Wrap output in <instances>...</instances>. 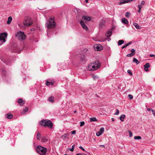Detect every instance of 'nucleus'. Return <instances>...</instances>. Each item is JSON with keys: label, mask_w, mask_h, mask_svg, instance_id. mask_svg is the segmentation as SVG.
Masks as SVG:
<instances>
[{"label": "nucleus", "mask_w": 155, "mask_h": 155, "mask_svg": "<svg viewBox=\"0 0 155 155\" xmlns=\"http://www.w3.org/2000/svg\"><path fill=\"white\" fill-rule=\"evenodd\" d=\"M84 124V121H81L80 122V126H82Z\"/></svg>", "instance_id": "ea45409f"}, {"label": "nucleus", "mask_w": 155, "mask_h": 155, "mask_svg": "<svg viewBox=\"0 0 155 155\" xmlns=\"http://www.w3.org/2000/svg\"><path fill=\"white\" fill-rule=\"evenodd\" d=\"M150 66V64L149 63H147L144 65V69L145 71H148V68Z\"/></svg>", "instance_id": "9b49d317"}, {"label": "nucleus", "mask_w": 155, "mask_h": 155, "mask_svg": "<svg viewBox=\"0 0 155 155\" xmlns=\"http://www.w3.org/2000/svg\"><path fill=\"white\" fill-rule=\"evenodd\" d=\"M16 36L18 37V40L20 41L24 40L26 38V36L24 33L22 31H20L18 33Z\"/></svg>", "instance_id": "39448f33"}, {"label": "nucleus", "mask_w": 155, "mask_h": 155, "mask_svg": "<svg viewBox=\"0 0 155 155\" xmlns=\"http://www.w3.org/2000/svg\"><path fill=\"white\" fill-rule=\"evenodd\" d=\"M128 97H129V98L130 99H132L133 98V96L130 94L128 95Z\"/></svg>", "instance_id": "79ce46f5"}, {"label": "nucleus", "mask_w": 155, "mask_h": 155, "mask_svg": "<svg viewBox=\"0 0 155 155\" xmlns=\"http://www.w3.org/2000/svg\"><path fill=\"white\" fill-rule=\"evenodd\" d=\"M89 0H85V2H86V3H88V1Z\"/></svg>", "instance_id": "4d7b16f0"}, {"label": "nucleus", "mask_w": 155, "mask_h": 155, "mask_svg": "<svg viewBox=\"0 0 155 155\" xmlns=\"http://www.w3.org/2000/svg\"><path fill=\"white\" fill-rule=\"evenodd\" d=\"M110 40H111V39H110V38H109V39H108V41H110Z\"/></svg>", "instance_id": "052dcab7"}, {"label": "nucleus", "mask_w": 155, "mask_h": 155, "mask_svg": "<svg viewBox=\"0 0 155 155\" xmlns=\"http://www.w3.org/2000/svg\"><path fill=\"white\" fill-rule=\"evenodd\" d=\"M28 107H26L23 110V111L25 112H27L28 111Z\"/></svg>", "instance_id": "c9c22d12"}, {"label": "nucleus", "mask_w": 155, "mask_h": 155, "mask_svg": "<svg viewBox=\"0 0 155 155\" xmlns=\"http://www.w3.org/2000/svg\"><path fill=\"white\" fill-rule=\"evenodd\" d=\"M94 77V79H95V78H97V76H94V77Z\"/></svg>", "instance_id": "bf43d9fd"}, {"label": "nucleus", "mask_w": 155, "mask_h": 155, "mask_svg": "<svg viewBox=\"0 0 155 155\" xmlns=\"http://www.w3.org/2000/svg\"><path fill=\"white\" fill-rule=\"evenodd\" d=\"M133 1H134V0H121L120 1L119 4V5H121L122 4L130 2Z\"/></svg>", "instance_id": "9d476101"}, {"label": "nucleus", "mask_w": 155, "mask_h": 155, "mask_svg": "<svg viewBox=\"0 0 155 155\" xmlns=\"http://www.w3.org/2000/svg\"><path fill=\"white\" fill-rule=\"evenodd\" d=\"M56 25L54 20V18H51L48 23L45 24L46 27L48 29L54 28Z\"/></svg>", "instance_id": "20e7f679"}, {"label": "nucleus", "mask_w": 155, "mask_h": 155, "mask_svg": "<svg viewBox=\"0 0 155 155\" xmlns=\"http://www.w3.org/2000/svg\"><path fill=\"white\" fill-rule=\"evenodd\" d=\"M105 20H101L100 22L99 28H102L105 26Z\"/></svg>", "instance_id": "1a4fd4ad"}, {"label": "nucleus", "mask_w": 155, "mask_h": 155, "mask_svg": "<svg viewBox=\"0 0 155 155\" xmlns=\"http://www.w3.org/2000/svg\"><path fill=\"white\" fill-rule=\"evenodd\" d=\"M133 55V54L131 53L127 54L126 56L127 57H130L132 56Z\"/></svg>", "instance_id": "e433bc0d"}, {"label": "nucleus", "mask_w": 155, "mask_h": 155, "mask_svg": "<svg viewBox=\"0 0 155 155\" xmlns=\"http://www.w3.org/2000/svg\"><path fill=\"white\" fill-rule=\"evenodd\" d=\"M71 133L72 134H76V132L75 130H73L71 131Z\"/></svg>", "instance_id": "49530a36"}, {"label": "nucleus", "mask_w": 155, "mask_h": 155, "mask_svg": "<svg viewBox=\"0 0 155 155\" xmlns=\"http://www.w3.org/2000/svg\"><path fill=\"white\" fill-rule=\"evenodd\" d=\"M12 20V17L9 16L8 18V20L7 21V24H9L10 23Z\"/></svg>", "instance_id": "5701e85b"}, {"label": "nucleus", "mask_w": 155, "mask_h": 155, "mask_svg": "<svg viewBox=\"0 0 155 155\" xmlns=\"http://www.w3.org/2000/svg\"><path fill=\"white\" fill-rule=\"evenodd\" d=\"M85 155H87V154Z\"/></svg>", "instance_id": "0e129e2a"}, {"label": "nucleus", "mask_w": 155, "mask_h": 155, "mask_svg": "<svg viewBox=\"0 0 155 155\" xmlns=\"http://www.w3.org/2000/svg\"><path fill=\"white\" fill-rule=\"evenodd\" d=\"M127 72L129 73L130 75H132V73L131 71L129 70H128L127 71Z\"/></svg>", "instance_id": "58836bf2"}, {"label": "nucleus", "mask_w": 155, "mask_h": 155, "mask_svg": "<svg viewBox=\"0 0 155 155\" xmlns=\"http://www.w3.org/2000/svg\"><path fill=\"white\" fill-rule=\"evenodd\" d=\"M100 147H104V148H105V146L104 145H100L99 146Z\"/></svg>", "instance_id": "603ef678"}, {"label": "nucleus", "mask_w": 155, "mask_h": 155, "mask_svg": "<svg viewBox=\"0 0 155 155\" xmlns=\"http://www.w3.org/2000/svg\"><path fill=\"white\" fill-rule=\"evenodd\" d=\"M133 25L137 29H140L141 28V27H140L135 22H134L133 24Z\"/></svg>", "instance_id": "6ab92c4d"}, {"label": "nucleus", "mask_w": 155, "mask_h": 155, "mask_svg": "<svg viewBox=\"0 0 155 155\" xmlns=\"http://www.w3.org/2000/svg\"><path fill=\"white\" fill-rule=\"evenodd\" d=\"M131 43V42H130L128 43H127V44H126V45H124V46H123L122 47V49H123L124 48H126V47H127V46H128V45H129Z\"/></svg>", "instance_id": "c85d7f7f"}, {"label": "nucleus", "mask_w": 155, "mask_h": 155, "mask_svg": "<svg viewBox=\"0 0 155 155\" xmlns=\"http://www.w3.org/2000/svg\"><path fill=\"white\" fill-rule=\"evenodd\" d=\"M48 140V139L47 138L45 137H43L42 138L41 141L42 142H46Z\"/></svg>", "instance_id": "412c9836"}, {"label": "nucleus", "mask_w": 155, "mask_h": 155, "mask_svg": "<svg viewBox=\"0 0 155 155\" xmlns=\"http://www.w3.org/2000/svg\"><path fill=\"white\" fill-rule=\"evenodd\" d=\"M90 121L91 122L97 121V120L95 117H92L90 118Z\"/></svg>", "instance_id": "a878e982"}, {"label": "nucleus", "mask_w": 155, "mask_h": 155, "mask_svg": "<svg viewBox=\"0 0 155 155\" xmlns=\"http://www.w3.org/2000/svg\"><path fill=\"white\" fill-rule=\"evenodd\" d=\"M112 33V31H108L106 34V35L107 37H110Z\"/></svg>", "instance_id": "dca6fc26"}, {"label": "nucleus", "mask_w": 155, "mask_h": 155, "mask_svg": "<svg viewBox=\"0 0 155 155\" xmlns=\"http://www.w3.org/2000/svg\"><path fill=\"white\" fill-rule=\"evenodd\" d=\"M130 15V13L129 12H127L125 14V16L127 18H129Z\"/></svg>", "instance_id": "cd10ccee"}, {"label": "nucleus", "mask_w": 155, "mask_h": 155, "mask_svg": "<svg viewBox=\"0 0 155 155\" xmlns=\"http://www.w3.org/2000/svg\"><path fill=\"white\" fill-rule=\"evenodd\" d=\"M151 110L153 114V115L155 116V112L153 109H151Z\"/></svg>", "instance_id": "09e8293b"}, {"label": "nucleus", "mask_w": 155, "mask_h": 155, "mask_svg": "<svg viewBox=\"0 0 155 155\" xmlns=\"http://www.w3.org/2000/svg\"><path fill=\"white\" fill-rule=\"evenodd\" d=\"M18 103L20 104L21 105H23V104H22L23 102L22 99L21 98H19L18 99Z\"/></svg>", "instance_id": "bb28decb"}, {"label": "nucleus", "mask_w": 155, "mask_h": 155, "mask_svg": "<svg viewBox=\"0 0 155 155\" xmlns=\"http://www.w3.org/2000/svg\"><path fill=\"white\" fill-rule=\"evenodd\" d=\"M101 66V64L98 61H95V62L89 64L88 66V70L91 71H94L99 68Z\"/></svg>", "instance_id": "f257e3e1"}, {"label": "nucleus", "mask_w": 155, "mask_h": 155, "mask_svg": "<svg viewBox=\"0 0 155 155\" xmlns=\"http://www.w3.org/2000/svg\"><path fill=\"white\" fill-rule=\"evenodd\" d=\"M46 85L47 86H49L50 85L53 86L54 85V83L51 82L47 81L46 82Z\"/></svg>", "instance_id": "2eb2a0df"}, {"label": "nucleus", "mask_w": 155, "mask_h": 155, "mask_svg": "<svg viewBox=\"0 0 155 155\" xmlns=\"http://www.w3.org/2000/svg\"><path fill=\"white\" fill-rule=\"evenodd\" d=\"M138 12L139 13H140V9H139V10L138 11Z\"/></svg>", "instance_id": "5fc2aeb1"}, {"label": "nucleus", "mask_w": 155, "mask_h": 155, "mask_svg": "<svg viewBox=\"0 0 155 155\" xmlns=\"http://www.w3.org/2000/svg\"><path fill=\"white\" fill-rule=\"evenodd\" d=\"M41 137V135L38 132L37 134V139L38 140H40V138Z\"/></svg>", "instance_id": "393cba45"}, {"label": "nucleus", "mask_w": 155, "mask_h": 155, "mask_svg": "<svg viewBox=\"0 0 155 155\" xmlns=\"http://www.w3.org/2000/svg\"><path fill=\"white\" fill-rule=\"evenodd\" d=\"M151 109H152L151 108H147V110L148 111H150V110H152Z\"/></svg>", "instance_id": "3c124183"}, {"label": "nucleus", "mask_w": 155, "mask_h": 155, "mask_svg": "<svg viewBox=\"0 0 155 155\" xmlns=\"http://www.w3.org/2000/svg\"><path fill=\"white\" fill-rule=\"evenodd\" d=\"M39 124L45 127H48L50 128H52L53 127L52 122L49 120H42L40 122Z\"/></svg>", "instance_id": "f03ea898"}, {"label": "nucleus", "mask_w": 155, "mask_h": 155, "mask_svg": "<svg viewBox=\"0 0 155 155\" xmlns=\"http://www.w3.org/2000/svg\"><path fill=\"white\" fill-rule=\"evenodd\" d=\"M76 155H82V154L81 153H78Z\"/></svg>", "instance_id": "864d4df0"}, {"label": "nucleus", "mask_w": 155, "mask_h": 155, "mask_svg": "<svg viewBox=\"0 0 155 155\" xmlns=\"http://www.w3.org/2000/svg\"><path fill=\"white\" fill-rule=\"evenodd\" d=\"M101 46H100V47L98 46H97L96 47V49L97 51H100L101 49Z\"/></svg>", "instance_id": "7c9ffc66"}, {"label": "nucleus", "mask_w": 155, "mask_h": 155, "mask_svg": "<svg viewBox=\"0 0 155 155\" xmlns=\"http://www.w3.org/2000/svg\"><path fill=\"white\" fill-rule=\"evenodd\" d=\"M138 8L139 9H140V10H141V8H142V6L141 5H138Z\"/></svg>", "instance_id": "a18cd8bd"}, {"label": "nucleus", "mask_w": 155, "mask_h": 155, "mask_svg": "<svg viewBox=\"0 0 155 155\" xmlns=\"http://www.w3.org/2000/svg\"><path fill=\"white\" fill-rule=\"evenodd\" d=\"M34 30V29L33 28H32L31 29V31H33Z\"/></svg>", "instance_id": "13d9d810"}, {"label": "nucleus", "mask_w": 155, "mask_h": 155, "mask_svg": "<svg viewBox=\"0 0 155 155\" xmlns=\"http://www.w3.org/2000/svg\"><path fill=\"white\" fill-rule=\"evenodd\" d=\"M76 111H74V113H76Z\"/></svg>", "instance_id": "680f3d73"}, {"label": "nucleus", "mask_w": 155, "mask_h": 155, "mask_svg": "<svg viewBox=\"0 0 155 155\" xmlns=\"http://www.w3.org/2000/svg\"><path fill=\"white\" fill-rule=\"evenodd\" d=\"M48 101L51 102H53L54 101V97L53 96L50 97L48 99Z\"/></svg>", "instance_id": "f3484780"}, {"label": "nucleus", "mask_w": 155, "mask_h": 155, "mask_svg": "<svg viewBox=\"0 0 155 155\" xmlns=\"http://www.w3.org/2000/svg\"><path fill=\"white\" fill-rule=\"evenodd\" d=\"M133 62H135L137 64H138L140 63V62L135 58H134Z\"/></svg>", "instance_id": "aec40b11"}, {"label": "nucleus", "mask_w": 155, "mask_h": 155, "mask_svg": "<svg viewBox=\"0 0 155 155\" xmlns=\"http://www.w3.org/2000/svg\"><path fill=\"white\" fill-rule=\"evenodd\" d=\"M124 42V41L123 40H120L118 41V46H119L121 45L122 44H123Z\"/></svg>", "instance_id": "b1692460"}, {"label": "nucleus", "mask_w": 155, "mask_h": 155, "mask_svg": "<svg viewBox=\"0 0 155 155\" xmlns=\"http://www.w3.org/2000/svg\"><path fill=\"white\" fill-rule=\"evenodd\" d=\"M141 137L140 136H135L134 137V139L135 140L140 139H141Z\"/></svg>", "instance_id": "473e14b6"}, {"label": "nucleus", "mask_w": 155, "mask_h": 155, "mask_svg": "<svg viewBox=\"0 0 155 155\" xmlns=\"http://www.w3.org/2000/svg\"><path fill=\"white\" fill-rule=\"evenodd\" d=\"M75 145H73L72 146L71 148L69 149V150H70L71 151H73L74 150V149L75 147Z\"/></svg>", "instance_id": "72a5a7b5"}, {"label": "nucleus", "mask_w": 155, "mask_h": 155, "mask_svg": "<svg viewBox=\"0 0 155 155\" xmlns=\"http://www.w3.org/2000/svg\"><path fill=\"white\" fill-rule=\"evenodd\" d=\"M128 132L129 133V137H132L133 135L132 133L130 130H129Z\"/></svg>", "instance_id": "a19ab883"}, {"label": "nucleus", "mask_w": 155, "mask_h": 155, "mask_svg": "<svg viewBox=\"0 0 155 155\" xmlns=\"http://www.w3.org/2000/svg\"><path fill=\"white\" fill-rule=\"evenodd\" d=\"M79 148L81 150H83V151H85V152H86V151L85 150V149L83 147H82V146H80L79 147Z\"/></svg>", "instance_id": "c03bdc74"}, {"label": "nucleus", "mask_w": 155, "mask_h": 155, "mask_svg": "<svg viewBox=\"0 0 155 155\" xmlns=\"http://www.w3.org/2000/svg\"><path fill=\"white\" fill-rule=\"evenodd\" d=\"M6 115L7 118L8 119H11L13 117V115L10 114H6Z\"/></svg>", "instance_id": "4be33fe9"}, {"label": "nucleus", "mask_w": 155, "mask_h": 155, "mask_svg": "<svg viewBox=\"0 0 155 155\" xmlns=\"http://www.w3.org/2000/svg\"><path fill=\"white\" fill-rule=\"evenodd\" d=\"M104 131V128L103 127H101L100 129L99 132H100L101 134H103Z\"/></svg>", "instance_id": "2f4dec72"}, {"label": "nucleus", "mask_w": 155, "mask_h": 155, "mask_svg": "<svg viewBox=\"0 0 155 155\" xmlns=\"http://www.w3.org/2000/svg\"><path fill=\"white\" fill-rule=\"evenodd\" d=\"M82 19L88 21H90L91 20L90 17L86 16H83L82 17Z\"/></svg>", "instance_id": "f8f14e48"}, {"label": "nucleus", "mask_w": 155, "mask_h": 155, "mask_svg": "<svg viewBox=\"0 0 155 155\" xmlns=\"http://www.w3.org/2000/svg\"><path fill=\"white\" fill-rule=\"evenodd\" d=\"M64 155H67L66 154H65Z\"/></svg>", "instance_id": "e2e57ef3"}, {"label": "nucleus", "mask_w": 155, "mask_h": 155, "mask_svg": "<svg viewBox=\"0 0 155 155\" xmlns=\"http://www.w3.org/2000/svg\"><path fill=\"white\" fill-rule=\"evenodd\" d=\"M111 120L112 121H114V118H111Z\"/></svg>", "instance_id": "6e6d98bb"}, {"label": "nucleus", "mask_w": 155, "mask_h": 155, "mask_svg": "<svg viewBox=\"0 0 155 155\" xmlns=\"http://www.w3.org/2000/svg\"><path fill=\"white\" fill-rule=\"evenodd\" d=\"M37 152L41 155H45L47 152V149L41 146H38L36 149Z\"/></svg>", "instance_id": "7ed1b4c3"}, {"label": "nucleus", "mask_w": 155, "mask_h": 155, "mask_svg": "<svg viewBox=\"0 0 155 155\" xmlns=\"http://www.w3.org/2000/svg\"><path fill=\"white\" fill-rule=\"evenodd\" d=\"M145 2L144 1H142L141 3V4L142 5H144L145 4Z\"/></svg>", "instance_id": "de8ad7c7"}, {"label": "nucleus", "mask_w": 155, "mask_h": 155, "mask_svg": "<svg viewBox=\"0 0 155 155\" xmlns=\"http://www.w3.org/2000/svg\"><path fill=\"white\" fill-rule=\"evenodd\" d=\"M119 111L118 109L116 110V112L114 114L115 115H117L119 114Z\"/></svg>", "instance_id": "37998d69"}, {"label": "nucleus", "mask_w": 155, "mask_h": 155, "mask_svg": "<svg viewBox=\"0 0 155 155\" xmlns=\"http://www.w3.org/2000/svg\"><path fill=\"white\" fill-rule=\"evenodd\" d=\"M122 22L125 24H127L128 23L127 20L125 18H123L122 19Z\"/></svg>", "instance_id": "ddd939ff"}, {"label": "nucleus", "mask_w": 155, "mask_h": 155, "mask_svg": "<svg viewBox=\"0 0 155 155\" xmlns=\"http://www.w3.org/2000/svg\"><path fill=\"white\" fill-rule=\"evenodd\" d=\"M7 34L5 33H2L0 35V41L3 42L6 41L5 38H7Z\"/></svg>", "instance_id": "0eeeda50"}, {"label": "nucleus", "mask_w": 155, "mask_h": 155, "mask_svg": "<svg viewBox=\"0 0 155 155\" xmlns=\"http://www.w3.org/2000/svg\"><path fill=\"white\" fill-rule=\"evenodd\" d=\"M125 115L124 114L121 115L120 117V120L121 121H124V119L125 117Z\"/></svg>", "instance_id": "a211bd4d"}, {"label": "nucleus", "mask_w": 155, "mask_h": 155, "mask_svg": "<svg viewBox=\"0 0 155 155\" xmlns=\"http://www.w3.org/2000/svg\"><path fill=\"white\" fill-rule=\"evenodd\" d=\"M23 24L26 26H30L32 24V21L30 18H28L24 21Z\"/></svg>", "instance_id": "423d86ee"}, {"label": "nucleus", "mask_w": 155, "mask_h": 155, "mask_svg": "<svg viewBox=\"0 0 155 155\" xmlns=\"http://www.w3.org/2000/svg\"><path fill=\"white\" fill-rule=\"evenodd\" d=\"M101 134H101V133L100 132L98 131L96 133V135L97 136L99 137L100 136Z\"/></svg>", "instance_id": "4c0bfd02"}, {"label": "nucleus", "mask_w": 155, "mask_h": 155, "mask_svg": "<svg viewBox=\"0 0 155 155\" xmlns=\"http://www.w3.org/2000/svg\"><path fill=\"white\" fill-rule=\"evenodd\" d=\"M67 136H68V134H64V135H62L61 137V138H62L63 139H64L65 138H66Z\"/></svg>", "instance_id": "c756f323"}, {"label": "nucleus", "mask_w": 155, "mask_h": 155, "mask_svg": "<svg viewBox=\"0 0 155 155\" xmlns=\"http://www.w3.org/2000/svg\"><path fill=\"white\" fill-rule=\"evenodd\" d=\"M80 25H81L82 27L85 30L87 31L88 29V28L87 26L84 23L82 20H81L79 21Z\"/></svg>", "instance_id": "6e6552de"}, {"label": "nucleus", "mask_w": 155, "mask_h": 155, "mask_svg": "<svg viewBox=\"0 0 155 155\" xmlns=\"http://www.w3.org/2000/svg\"><path fill=\"white\" fill-rule=\"evenodd\" d=\"M150 57H154V58H155V55H154V54H150Z\"/></svg>", "instance_id": "8fccbe9b"}, {"label": "nucleus", "mask_w": 155, "mask_h": 155, "mask_svg": "<svg viewBox=\"0 0 155 155\" xmlns=\"http://www.w3.org/2000/svg\"><path fill=\"white\" fill-rule=\"evenodd\" d=\"M80 58L81 60L82 61H84L85 62L86 61V59H85V57L84 55H80Z\"/></svg>", "instance_id": "4468645a"}, {"label": "nucleus", "mask_w": 155, "mask_h": 155, "mask_svg": "<svg viewBox=\"0 0 155 155\" xmlns=\"http://www.w3.org/2000/svg\"><path fill=\"white\" fill-rule=\"evenodd\" d=\"M131 53L134 55L135 53V51L134 49H132L131 50Z\"/></svg>", "instance_id": "f704fd0d"}]
</instances>
